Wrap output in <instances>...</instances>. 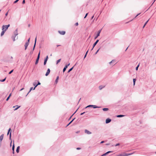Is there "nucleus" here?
<instances>
[{
	"label": "nucleus",
	"instance_id": "c9c22d12",
	"mask_svg": "<svg viewBox=\"0 0 156 156\" xmlns=\"http://www.w3.org/2000/svg\"><path fill=\"white\" fill-rule=\"evenodd\" d=\"M119 156H125V155L124 153L123 154H120L119 155Z\"/></svg>",
	"mask_w": 156,
	"mask_h": 156
},
{
	"label": "nucleus",
	"instance_id": "a19ab883",
	"mask_svg": "<svg viewBox=\"0 0 156 156\" xmlns=\"http://www.w3.org/2000/svg\"><path fill=\"white\" fill-rule=\"evenodd\" d=\"M36 41H37V37L35 38V40L34 44H36Z\"/></svg>",
	"mask_w": 156,
	"mask_h": 156
},
{
	"label": "nucleus",
	"instance_id": "a211bd4d",
	"mask_svg": "<svg viewBox=\"0 0 156 156\" xmlns=\"http://www.w3.org/2000/svg\"><path fill=\"white\" fill-rule=\"evenodd\" d=\"M124 115H118L117 116V117L118 118L122 117L124 116Z\"/></svg>",
	"mask_w": 156,
	"mask_h": 156
},
{
	"label": "nucleus",
	"instance_id": "8fccbe9b",
	"mask_svg": "<svg viewBox=\"0 0 156 156\" xmlns=\"http://www.w3.org/2000/svg\"><path fill=\"white\" fill-rule=\"evenodd\" d=\"M35 46H36V44H34V47H33V51L34 50V49L35 48Z\"/></svg>",
	"mask_w": 156,
	"mask_h": 156
},
{
	"label": "nucleus",
	"instance_id": "f3484780",
	"mask_svg": "<svg viewBox=\"0 0 156 156\" xmlns=\"http://www.w3.org/2000/svg\"><path fill=\"white\" fill-rule=\"evenodd\" d=\"M102 110L104 111H106L108 110V108H103Z\"/></svg>",
	"mask_w": 156,
	"mask_h": 156
},
{
	"label": "nucleus",
	"instance_id": "e2e57ef3",
	"mask_svg": "<svg viewBox=\"0 0 156 156\" xmlns=\"http://www.w3.org/2000/svg\"><path fill=\"white\" fill-rule=\"evenodd\" d=\"M8 14V12H6L5 14V16H7Z\"/></svg>",
	"mask_w": 156,
	"mask_h": 156
},
{
	"label": "nucleus",
	"instance_id": "4468645a",
	"mask_svg": "<svg viewBox=\"0 0 156 156\" xmlns=\"http://www.w3.org/2000/svg\"><path fill=\"white\" fill-rule=\"evenodd\" d=\"M113 152L112 151H108L107 152H106V153L103 154V156H105L107 155V154H108L109 153H111V152Z\"/></svg>",
	"mask_w": 156,
	"mask_h": 156
},
{
	"label": "nucleus",
	"instance_id": "9b49d317",
	"mask_svg": "<svg viewBox=\"0 0 156 156\" xmlns=\"http://www.w3.org/2000/svg\"><path fill=\"white\" fill-rule=\"evenodd\" d=\"M33 85L35 87L34 88L33 90H34L35 88L37 86V83L36 82H34L33 83Z\"/></svg>",
	"mask_w": 156,
	"mask_h": 156
},
{
	"label": "nucleus",
	"instance_id": "a18cd8bd",
	"mask_svg": "<svg viewBox=\"0 0 156 156\" xmlns=\"http://www.w3.org/2000/svg\"><path fill=\"white\" fill-rule=\"evenodd\" d=\"M119 145H120V144L119 143H118V144H115V146H117Z\"/></svg>",
	"mask_w": 156,
	"mask_h": 156
},
{
	"label": "nucleus",
	"instance_id": "ea45409f",
	"mask_svg": "<svg viewBox=\"0 0 156 156\" xmlns=\"http://www.w3.org/2000/svg\"><path fill=\"white\" fill-rule=\"evenodd\" d=\"M88 13H87L86 14V15H85V16H84V19H85V18L87 16V15H88Z\"/></svg>",
	"mask_w": 156,
	"mask_h": 156
},
{
	"label": "nucleus",
	"instance_id": "473e14b6",
	"mask_svg": "<svg viewBox=\"0 0 156 156\" xmlns=\"http://www.w3.org/2000/svg\"><path fill=\"white\" fill-rule=\"evenodd\" d=\"M14 148H15V146H14V144H13L12 145V151H14Z\"/></svg>",
	"mask_w": 156,
	"mask_h": 156
},
{
	"label": "nucleus",
	"instance_id": "5fc2aeb1",
	"mask_svg": "<svg viewBox=\"0 0 156 156\" xmlns=\"http://www.w3.org/2000/svg\"><path fill=\"white\" fill-rule=\"evenodd\" d=\"M25 3V0H23L22 2V3L23 4H24Z\"/></svg>",
	"mask_w": 156,
	"mask_h": 156
},
{
	"label": "nucleus",
	"instance_id": "4d7b16f0",
	"mask_svg": "<svg viewBox=\"0 0 156 156\" xmlns=\"http://www.w3.org/2000/svg\"><path fill=\"white\" fill-rule=\"evenodd\" d=\"M76 149H77V150H79L81 149V148H80V147H77V148H76Z\"/></svg>",
	"mask_w": 156,
	"mask_h": 156
},
{
	"label": "nucleus",
	"instance_id": "4c0bfd02",
	"mask_svg": "<svg viewBox=\"0 0 156 156\" xmlns=\"http://www.w3.org/2000/svg\"><path fill=\"white\" fill-rule=\"evenodd\" d=\"M19 0H16L13 3L14 4H15V3H17Z\"/></svg>",
	"mask_w": 156,
	"mask_h": 156
},
{
	"label": "nucleus",
	"instance_id": "69168bd1",
	"mask_svg": "<svg viewBox=\"0 0 156 156\" xmlns=\"http://www.w3.org/2000/svg\"><path fill=\"white\" fill-rule=\"evenodd\" d=\"M80 133V131H77L76 132V133Z\"/></svg>",
	"mask_w": 156,
	"mask_h": 156
},
{
	"label": "nucleus",
	"instance_id": "bf43d9fd",
	"mask_svg": "<svg viewBox=\"0 0 156 156\" xmlns=\"http://www.w3.org/2000/svg\"><path fill=\"white\" fill-rule=\"evenodd\" d=\"M138 67H137V66H136V70H138Z\"/></svg>",
	"mask_w": 156,
	"mask_h": 156
},
{
	"label": "nucleus",
	"instance_id": "4be33fe9",
	"mask_svg": "<svg viewBox=\"0 0 156 156\" xmlns=\"http://www.w3.org/2000/svg\"><path fill=\"white\" fill-rule=\"evenodd\" d=\"M58 78H59V76H57L56 77V78L55 80V83H57V82H58Z\"/></svg>",
	"mask_w": 156,
	"mask_h": 156
},
{
	"label": "nucleus",
	"instance_id": "680f3d73",
	"mask_svg": "<svg viewBox=\"0 0 156 156\" xmlns=\"http://www.w3.org/2000/svg\"><path fill=\"white\" fill-rule=\"evenodd\" d=\"M156 0H154V1L151 6L153 4V3H154V2H155Z\"/></svg>",
	"mask_w": 156,
	"mask_h": 156
},
{
	"label": "nucleus",
	"instance_id": "a878e982",
	"mask_svg": "<svg viewBox=\"0 0 156 156\" xmlns=\"http://www.w3.org/2000/svg\"><path fill=\"white\" fill-rule=\"evenodd\" d=\"M79 108H78L76 110V111H75V112L74 113V114H73V115L69 118V120L71 119L72 117V116L76 112V111H77L78 109H79Z\"/></svg>",
	"mask_w": 156,
	"mask_h": 156
},
{
	"label": "nucleus",
	"instance_id": "aec40b11",
	"mask_svg": "<svg viewBox=\"0 0 156 156\" xmlns=\"http://www.w3.org/2000/svg\"><path fill=\"white\" fill-rule=\"evenodd\" d=\"M5 32V31L4 30H2V32L1 34V36H2L4 34Z\"/></svg>",
	"mask_w": 156,
	"mask_h": 156
},
{
	"label": "nucleus",
	"instance_id": "bb28decb",
	"mask_svg": "<svg viewBox=\"0 0 156 156\" xmlns=\"http://www.w3.org/2000/svg\"><path fill=\"white\" fill-rule=\"evenodd\" d=\"M149 20H148L147 22H146V23H145V24H144V26H143V28H144L145 27V25L147 24V23H148V21Z\"/></svg>",
	"mask_w": 156,
	"mask_h": 156
},
{
	"label": "nucleus",
	"instance_id": "0eeeda50",
	"mask_svg": "<svg viewBox=\"0 0 156 156\" xmlns=\"http://www.w3.org/2000/svg\"><path fill=\"white\" fill-rule=\"evenodd\" d=\"M58 33L61 35H64L65 34L66 32L65 31H58Z\"/></svg>",
	"mask_w": 156,
	"mask_h": 156
},
{
	"label": "nucleus",
	"instance_id": "de8ad7c7",
	"mask_svg": "<svg viewBox=\"0 0 156 156\" xmlns=\"http://www.w3.org/2000/svg\"><path fill=\"white\" fill-rule=\"evenodd\" d=\"M125 156H129L128 154L127 153H124Z\"/></svg>",
	"mask_w": 156,
	"mask_h": 156
},
{
	"label": "nucleus",
	"instance_id": "423d86ee",
	"mask_svg": "<svg viewBox=\"0 0 156 156\" xmlns=\"http://www.w3.org/2000/svg\"><path fill=\"white\" fill-rule=\"evenodd\" d=\"M111 121V119H109V118H108L107 119H106V121H105V123L107 124V123H109V122H110Z\"/></svg>",
	"mask_w": 156,
	"mask_h": 156
},
{
	"label": "nucleus",
	"instance_id": "c85d7f7f",
	"mask_svg": "<svg viewBox=\"0 0 156 156\" xmlns=\"http://www.w3.org/2000/svg\"><path fill=\"white\" fill-rule=\"evenodd\" d=\"M88 51H89V50H88L86 52V54H85V55H84V58H86V57L87 54V53L88 52Z\"/></svg>",
	"mask_w": 156,
	"mask_h": 156
},
{
	"label": "nucleus",
	"instance_id": "58836bf2",
	"mask_svg": "<svg viewBox=\"0 0 156 156\" xmlns=\"http://www.w3.org/2000/svg\"><path fill=\"white\" fill-rule=\"evenodd\" d=\"M10 24H8V25H5V26L6 27H7V28H8L9 27H10Z\"/></svg>",
	"mask_w": 156,
	"mask_h": 156
},
{
	"label": "nucleus",
	"instance_id": "39448f33",
	"mask_svg": "<svg viewBox=\"0 0 156 156\" xmlns=\"http://www.w3.org/2000/svg\"><path fill=\"white\" fill-rule=\"evenodd\" d=\"M11 128H10L8 130V133H7V135H8L9 134V133H10V134H9V138H10V139H11Z\"/></svg>",
	"mask_w": 156,
	"mask_h": 156
},
{
	"label": "nucleus",
	"instance_id": "2f4dec72",
	"mask_svg": "<svg viewBox=\"0 0 156 156\" xmlns=\"http://www.w3.org/2000/svg\"><path fill=\"white\" fill-rule=\"evenodd\" d=\"M61 60V59H59L58 60H57V62H56V64H58V63L59 62H60V61Z\"/></svg>",
	"mask_w": 156,
	"mask_h": 156
},
{
	"label": "nucleus",
	"instance_id": "ddd939ff",
	"mask_svg": "<svg viewBox=\"0 0 156 156\" xmlns=\"http://www.w3.org/2000/svg\"><path fill=\"white\" fill-rule=\"evenodd\" d=\"M29 44V43H28V42H26V43L25 44V45H24L25 47V50L27 49V48L28 46V45Z\"/></svg>",
	"mask_w": 156,
	"mask_h": 156
},
{
	"label": "nucleus",
	"instance_id": "dca6fc26",
	"mask_svg": "<svg viewBox=\"0 0 156 156\" xmlns=\"http://www.w3.org/2000/svg\"><path fill=\"white\" fill-rule=\"evenodd\" d=\"M20 148V147L19 146H18L17 147L16 149V152L17 153H18L19 152Z\"/></svg>",
	"mask_w": 156,
	"mask_h": 156
},
{
	"label": "nucleus",
	"instance_id": "0e129e2a",
	"mask_svg": "<svg viewBox=\"0 0 156 156\" xmlns=\"http://www.w3.org/2000/svg\"><path fill=\"white\" fill-rule=\"evenodd\" d=\"M40 51L39 53H38V56H40Z\"/></svg>",
	"mask_w": 156,
	"mask_h": 156
},
{
	"label": "nucleus",
	"instance_id": "72a5a7b5",
	"mask_svg": "<svg viewBox=\"0 0 156 156\" xmlns=\"http://www.w3.org/2000/svg\"><path fill=\"white\" fill-rule=\"evenodd\" d=\"M6 78H4V79H3L2 80H0V81L1 82H4Z\"/></svg>",
	"mask_w": 156,
	"mask_h": 156
},
{
	"label": "nucleus",
	"instance_id": "f704fd0d",
	"mask_svg": "<svg viewBox=\"0 0 156 156\" xmlns=\"http://www.w3.org/2000/svg\"><path fill=\"white\" fill-rule=\"evenodd\" d=\"M92 105H88L85 108H87L90 107H92Z\"/></svg>",
	"mask_w": 156,
	"mask_h": 156
},
{
	"label": "nucleus",
	"instance_id": "20e7f679",
	"mask_svg": "<svg viewBox=\"0 0 156 156\" xmlns=\"http://www.w3.org/2000/svg\"><path fill=\"white\" fill-rule=\"evenodd\" d=\"M8 28L6 27L5 25H3L2 27V30H4L6 31Z\"/></svg>",
	"mask_w": 156,
	"mask_h": 156
},
{
	"label": "nucleus",
	"instance_id": "412c9836",
	"mask_svg": "<svg viewBox=\"0 0 156 156\" xmlns=\"http://www.w3.org/2000/svg\"><path fill=\"white\" fill-rule=\"evenodd\" d=\"M104 87H105V86H99V90H101L102 88H104Z\"/></svg>",
	"mask_w": 156,
	"mask_h": 156
},
{
	"label": "nucleus",
	"instance_id": "9d476101",
	"mask_svg": "<svg viewBox=\"0 0 156 156\" xmlns=\"http://www.w3.org/2000/svg\"><path fill=\"white\" fill-rule=\"evenodd\" d=\"M3 136H4V134H2L1 136H0V142H1L3 138Z\"/></svg>",
	"mask_w": 156,
	"mask_h": 156
},
{
	"label": "nucleus",
	"instance_id": "338daca9",
	"mask_svg": "<svg viewBox=\"0 0 156 156\" xmlns=\"http://www.w3.org/2000/svg\"><path fill=\"white\" fill-rule=\"evenodd\" d=\"M23 89H24V88H22L21 89H20V91H21V90H23Z\"/></svg>",
	"mask_w": 156,
	"mask_h": 156
},
{
	"label": "nucleus",
	"instance_id": "774afa93",
	"mask_svg": "<svg viewBox=\"0 0 156 156\" xmlns=\"http://www.w3.org/2000/svg\"><path fill=\"white\" fill-rule=\"evenodd\" d=\"M94 17V15L91 18V19H92Z\"/></svg>",
	"mask_w": 156,
	"mask_h": 156
},
{
	"label": "nucleus",
	"instance_id": "b1692460",
	"mask_svg": "<svg viewBox=\"0 0 156 156\" xmlns=\"http://www.w3.org/2000/svg\"><path fill=\"white\" fill-rule=\"evenodd\" d=\"M74 66L72 68H70V69H69V70L68 71V73H69L71 71L72 69H73V68Z\"/></svg>",
	"mask_w": 156,
	"mask_h": 156
},
{
	"label": "nucleus",
	"instance_id": "6e6d98bb",
	"mask_svg": "<svg viewBox=\"0 0 156 156\" xmlns=\"http://www.w3.org/2000/svg\"><path fill=\"white\" fill-rule=\"evenodd\" d=\"M78 25V23H76L75 24V25L76 26H77Z\"/></svg>",
	"mask_w": 156,
	"mask_h": 156
},
{
	"label": "nucleus",
	"instance_id": "f8f14e48",
	"mask_svg": "<svg viewBox=\"0 0 156 156\" xmlns=\"http://www.w3.org/2000/svg\"><path fill=\"white\" fill-rule=\"evenodd\" d=\"M98 41H99L98 40H96V41L93 44V48H94L96 46V45L98 43Z\"/></svg>",
	"mask_w": 156,
	"mask_h": 156
},
{
	"label": "nucleus",
	"instance_id": "2eb2a0df",
	"mask_svg": "<svg viewBox=\"0 0 156 156\" xmlns=\"http://www.w3.org/2000/svg\"><path fill=\"white\" fill-rule=\"evenodd\" d=\"M15 107H16L14 109V110H17L20 107V106H18V105H16V106H14L13 108H15Z\"/></svg>",
	"mask_w": 156,
	"mask_h": 156
},
{
	"label": "nucleus",
	"instance_id": "7c9ffc66",
	"mask_svg": "<svg viewBox=\"0 0 156 156\" xmlns=\"http://www.w3.org/2000/svg\"><path fill=\"white\" fill-rule=\"evenodd\" d=\"M34 88H33V87H31L30 88V90L29 91V92H28V94H29V93L31 91L33 90Z\"/></svg>",
	"mask_w": 156,
	"mask_h": 156
},
{
	"label": "nucleus",
	"instance_id": "13d9d810",
	"mask_svg": "<svg viewBox=\"0 0 156 156\" xmlns=\"http://www.w3.org/2000/svg\"><path fill=\"white\" fill-rule=\"evenodd\" d=\"M40 57V56H38V55L37 57V59H39Z\"/></svg>",
	"mask_w": 156,
	"mask_h": 156
},
{
	"label": "nucleus",
	"instance_id": "cd10ccee",
	"mask_svg": "<svg viewBox=\"0 0 156 156\" xmlns=\"http://www.w3.org/2000/svg\"><path fill=\"white\" fill-rule=\"evenodd\" d=\"M136 79H133V85H135V82H136Z\"/></svg>",
	"mask_w": 156,
	"mask_h": 156
},
{
	"label": "nucleus",
	"instance_id": "f257e3e1",
	"mask_svg": "<svg viewBox=\"0 0 156 156\" xmlns=\"http://www.w3.org/2000/svg\"><path fill=\"white\" fill-rule=\"evenodd\" d=\"M18 29H16L15 31H14L13 33H14V35L12 36V38L13 40V41H15V37H16V36H17L18 35Z\"/></svg>",
	"mask_w": 156,
	"mask_h": 156
},
{
	"label": "nucleus",
	"instance_id": "37998d69",
	"mask_svg": "<svg viewBox=\"0 0 156 156\" xmlns=\"http://www.w3.org/2000/svg\"><path fill=\"white\" fill-rule=\"evenodd\" d=\"M40 84H41V83L39 81H38V83L37 84V85L38 86V85H40Z\"/></svg>",
	"mask_w": 156,
	"mask_h": 156
},
{
	"label": "nucleus",
	"instance_id": "09e8293b",
	"mask_svg": "<svg viewBox=\"0 0 156 156\" xmlns=\"http://www.w3.org/2000/svg\"><path fill=\"white\" fill-rule=\"evenodd\" d=\"M35 46H36V44H34V47H33V51L34 50V49L35 48Z\"/></svg>",
	"mask_w": 156,
	"mask_h": 156
},
{
	"label": "nucleus",
	"instance_id": "393cba45",
	"mask_svg": "<svg viewBox=\"0 0 156 156\" xmlns=\"http://www.w3.org/2000/svg\"><path fill=\"white\" fill-rule=\"evenodd\" d=\"M39 59L37 58L36 62H35V64L36 65H37L38 63V62H39Z\"/></svg>",
	"mask_w": 156,
	"mask_h": 156
},
{
	"label": "nucleus",
	"instance_id": "79ce46f5",
	"mask_svg": "<svg viewBox=\"0 0 156 156\" xmlns=\"http://www.w3.org/2000/svg\"><path fill=\"white\" fill-rule=\"evenodd\" d=\"M100 48H99V49H98V50L96 51V52H95V54H96L98 52V51H99V50H100Z\"/></svg>",
	"mask_w": 156,
	"mask_h": 156
},
{
	"label": "nucleus",
	"instance_id": "864d4df0",
	"mask_svg": "<svg viewBox=\"0 0 156 156\" xmlns=\"http://www.w3.org/2000/svg\"><path fill=\"white\" fill-rule=\"evenodd\" d=\"M69 65H70V63H69L68 64L66 65V67H68V66H69Z\"/></svg>",
	"mask_w": 156,
	"mask_h": 156
},
{
	"label": "nucleus",
	"instance_id": "603ef678",
	"mask_svg": "<svg viewBox=\"0 0 156 156\" xmlns=\"http://www.w3.org/2000/svg\"><path fill=\"white\" fill-rule=\"evenodd\" d=\"M85 113V112L81 113L80 114V115H82Z\"/></svg>",
	"mask_w": 156,
	"mask_h": 156
},
{
	"label": "nucleus",
	"instance_id": "7ed1b4c3",
	"mask_svg": "<svg viewBox=\"0 0 156 156\" xmlns=\"http://www.w3.org/2000/svg\"><path fill=\"white\" fill-rule=\"evenodd\" d=\"M48 58V56L47 55L46 56L44 60V65H45L46 64L47 62Z\"/></svg>",
	"mask_w": 156,
	"mask_h": 156
},
{
	"label": "nucleus",
	"instance_id": "1a4fd4ad",
	"mask_svg": "<svg viewBox=\"0 0 156 156\" xmlns=\"http://www.w3.org/2000/svg\"><path fill=\"white\" fill-rule=\"evenodd\" d=\"M85 133H86L88 134H90L91 133V132H90V131H88V130H87V129H85Z\"/></svg>",
	"mask_w": 156,
	"mask_h": 156
},
{
	"label": "nucleus",
	"instance_id": "f03ea898",
	"mask_svg": "<svg viewBox=\"0 0 156 156\" xmlns=\"http://www.w3.org/2000/svg\"><path fill=\"white\" fill-rule=\"evenodd\" d=\"M101 30L98 31L97 34V35L94 37L95 39H96L99 36L101 32Z\"/></svg>",
	"mask_w": 156,
	"mask_h": 156
},
{
	"label": "nucleus",
	"instance_id": "3c124183",
	"mask_svg": "<svg viewBox=\"0 0 156 156\" xmlns=\"http://www.w3.org/2000/svg\"><path fill=\"white\" fill-rule=\"evenodd\" d=\"M30 38H29L27 40V41L26 42H28V43H29L30 42Z\"/></svg>",
	"mask_w": 156,
	"mask_h": 156
},
{
	"label": "nucleus",
	"instance_id": "49530a36",
	"mask_svg": "<svg viewBox=\"0 0 156 156\" xmlns=\"http://www.w3.org/2000/svg\"><path fill=\"white\" fill-rule=\"evenodd\" d=\"M72 122V121H70L69 123L66 126H68L69 124H70Z\"/></svg>",
	"mask_w": 156,
	"mask_h": 156
},
{
	"label": "nucleus",
	"instance_id": "6ab92c4d",
	"mask_svg": "<svg viewBox=\"0 0 156 156\" xmlns=\"http://www.w3.org/2000/svg\"><path fill=\"white\" fill-rule=\"evenodd\" d=\"M92 107H93V108H101V107L97 106L96 105H93Z\"/></svg>",
	"mask_w": 156,
	"mask_h": 156
},
{
	"label": "nucleus",
	"instance_id": "6e6552de",
	"mask_svg": "<svg viewBox=\"0 0 156 156\" xmlns=\"http://www.w3.org/2000/svg\"><path fill=\"white\" fill-rule=\"evenodd\" d=\"M50 69H47V72L45 74V76H48L49 75V74L50 73Z\"/></svg>",
	"mask_w": 156,
	"mask_h": 156
},
{
	"label": "nucleus",
	"instance_id": "e433bc0d",
	"mask_svg": "<svg viewBox=\"0 0 156 156\" xmlns=\"http://www.w3.org/2000/svg\"><path fill=\"white\" fill-rule=\"evenodd\" d=\"M13 70L12 69V70H11V71H10L9 73V74H11L13 72Z\"/></svg>",
	"mask_w": 156,
	"mask_h": 156
},
{
	"label": "nucleus",
	"instance_id": "052dcab7",
	"mask_svg": "<svg viewBox=\"0 0 156 156\" xmlns=\"http://www.w3.org/2000/svg\"><path fill=\"white\" fill-rule=\"evenodd\" d=\"M105 142V141H101V144H102V143H104V142Z\"/></svg>",
	"mask_w": 156,
	"mask_h": 156
},
{
	"label": "nucleus",
	"instance_id": "c756f323",
	"mask_svg": "<svg viewBox=\"0 0 156 156\" xmlns=\"http://www.w3.org/2000/svg\"><path fill=\"white\" fill-rule=\"evenodd\" d=\"M115 62V60H112L111 62H109V64H111L113 62Z\"/></svg>",
	"mask_w": 156,
	"mask_h": 156
},
{
	"label": "nucleus",
	"instance_id": "5701e85b",
	"mask_svg": "<svg viewBox=\"0 0 156 156\" xmlns=\"http://www.w3.org/2000/svg\"><path fill=\"white\" fill-rule=\"evenodd\" d=\"M67 68V67H66V66H65V67H64V68H63V72H64L66 70V69Z\"/></svg>",
	"mask_w": 156,
	"mask_h": 156
},
{
	"label": "nucleus",
	"instance_id": "c03bdc74",
	"mask_svg": "<svg viewBox=\"0 0 156 156\" xmlns=\"http://www.w3.org/2000/svg\"><path fill=\"white\" fill-rule=\"evenodd\" d=\"M9 98H10V97L8 96V97H7V99H6V101H8L9 100Z\"/></svg>",
	"mask_w": 156,
	"mask_h": 156
}]
</instances>
